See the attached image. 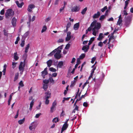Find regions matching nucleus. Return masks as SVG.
<instances>
[{
    "label": "nucleus",
    "instance_id": "052dcab7",
    "mask_svg": "<svg viewBox=\"0 0 133 133\" xmlns=\"http://www.w3.org/2000/svg\"><path fill=\"white\" fill-rule=\"evenodd\" d=\"M4 9H2L0 12V14L1 15H3L4 14Z\"/></svg>",
    "mask_w": 133,
    "mask_h": 133
},
{
    "label": "nucleus",
    "instance_id": "0e129e2a",
    "mask_svg": "<svg viewBox=\"0 0 133 133\" xmlns=\"http://www.w3.org/2000/svg\"><path fill=\"white\" fill-rule=\"evenodd\" d=\"M79 88H78L77 92V94L75 97V99L77 98L78 97V92H79Z\"/></svg>",
    "mask_w": 133,
    "mask_h": 133
},
{
    "label": "nucleus",
    "instance_id": "a878e982",
    "mask_svg": "<svg viewBox=\"0 0 133 133\" xmlns=\"http://www.w3.org/2000/svg\"><path fill=\"white\" fill-rule=\"evenodd\" d=\"M95 40V38L94 37H92L91 38L90 40L89 41V43H88V45L89 46L92 43L93 41Z\"/></svg>",
    "mask_w": 133,
    "mask_h": 133
},
{
    "label": "nucleus",
    "instance_id": "338daca9",
    "mask_svg": "<svg viewBox=\"0 0 133 133\" xmlns=\"http://www.w3.org/2000/svg\"><path fill=\"white\" fill-rule=\"evenodd\" d=\"M79 107L77 105H76V106L75 107V110H76L77 111H79V110H78Z\"/></svg>",
    "mask_w": 133,
    "mask_h": 133
},
{
    "label": "nucleus",
    "instance_id": "0eeeda50",
    "mask_svg": "<svg viewBox=\"0 0 133 133\" xmlns=\"http://www.w3.org/2000/svg\"><path fill=\"white\" fill-rule=\"evenodd\" d=\"M71 32L69 31L67 33V37L65 38V40L66 41H69L71 38Z\"/></svg>",
    "mask_w": 133,
    "mask_h": 133
},
{
    "label": "nucleus",
    "instance_id": "7ed1b4c3",
    "mask_svg": "<svg viewBox=\"0 0 133 133\" xmlns=\"http://www.w3.org/2000/svg\"><path fill=\"white\" fill-rule=\"evenodd\" d=\"M25 65V64L22 62H21L19 66V69L20 72L19 74H22L24 70V67Z\"/></svg>",
    "mask_w": 133,
    "mask_h": 133
},
{
    "label": "nucleus",
    "instance_id": "a18cd8bd",
    "mask_svg": "<svg viewBox=\"0 0 133 133\" xmlns=\"http://www.w3.org/2000/svg\"><path fill=\"white\" fill-rule=\"evenodd\" d=\"M64 41L63 39L62 38L59 39L57 41V42L58 43H62Z\"/></svg>",
    "mask_w": 133,
    "mask_h": 133
},
{
    "label": "nucleus",
    "instance_id": "393cba45",
    "mask_svg": "<svg viewBox=\"0 0 133 133\" xmlns=\"http://www.w3.org/2000/svg\"><path fill=\"white\" fill-rule=\"evenodd\" d=\"M97 21L96 20L94 21L91 24L90 26L92 27L96 25Z\"/></svg>",
    "mask_w": 133,
    "mask_h": 133
},
{
    "label": "nucleus",
    "instance_id": "79ce46f5",
    "mask_svg": "<svg viewBox=\"0 0 133 133\" xmlns=\"http://www.w3.org/2000/svg\"><path fill=\"white\" fill-rule=\"evenodd\" d=\"M96 57L95 56L94 57L92 58L91 62L92 63H94V61L96 60Z\"/></svg>",
    "mask_w": 133,
    "mask_h": 133
},
{
    "label": "nucleus",
    "instance_id": "2f4dec72",
    "mask_svg": "<svg viewBox=\"0 0 133 133\" xmlns=\"http://www.w3.org/2000/svg\"><path fill=\"white\" fill-rule=\"evenodd\" d=\"M43 88L45 90H46V89L48 88V85L47 84H43Z\"/></svg>",
    "mask_w": 133,
    "mask_h": 133
},
{
    "label": "nucleus",
    "instance_id": "37998d69",
    "mask_svg": "<svg viewBox=\"0 0 133 133\" xmlns=\"http://www.w3.org/2000/svg\"><path fill=\"white\" fill-rule=\"evenodd\" d=\"M107 6H105L101 10V11L102 12H104L106 9H107Z\"/></svg>",
    "mask_w": 133,
    "mask_h": 133
},
{
    "label": "nucleus",
    "instance_id": "412c9836",
    "mask_svg": "<svg viewBox=\"0 0 133 133\" xmlns=\"http://www.w3.org/2000/svg\"><path fill=\"white\" fill-rule=\"evenodd\" d=\"M14 58L15 61L17 60L19 58V57L17 55V52L14 53Z\"/></svg>",
    "mask_w": 133,
    "mask_h": 133
},
{
    "label": "nucleus",
    "instance_id": "e433bc0d",
    "mask_svg": "<svg viewBox=\"0 0 133 133\" xmlns=\"http://www.w3.org/2000/svg\"><path fill=\"white\" fill-rule=\"evenodd\" d=\"M85 54H82L80 56L79 58L81 59H82L85 57Z\"/></svg>",
    "mask_w": 133,
    "mask_h": 133
},
{
    "label": "nucleus",
    "instance_id": "49530a36",
    "mask_svg": "<svg viewBox=\"0 0 133 133\" xmlns=\"http://www.w3.org/2000/svg\"><path fill=\"white\" fill-rule=\"evenodd\" d=\"M49 80L51 83H54V81L52 77H50L49 78Z\"/></svg>",
    "mask_w": 133,
    "mask_h": 133
},
{
    "label": "nucleus",
    "instance_id": "9d476101",
    "mask_svg": "<svg viewBox=\"0 0 133 133\" xmlns=\"http://www.w3.org/2000/svg\"><path fill=\"white\" fill-rule=\"evenodd\" d=\"M100 15V12L99 11H97V14H95L93 16L94 19H95L98 18Z\"/></svg>",
    "mask_w": 133,
    "mask_h": 133
},
{
    "label": "nucleus",
    "instance_id": "bb28decb",
    "mask_svg": "<svg viewBox=\"0 0 133 133\" xmlns=\"http://www.w3.org/2000/svg\"><path fill=\"white\" fill-rule=\"evenodd\" d=\"M30 47V44H28L26 46L25 48V53H27L28 52V50L29 49V47Z\"/></svg>",
    "mask_w": 133,
    "mask_h": 133
},
{
    "label": "nucleus",
    "instance_id": "3c124183",
    "mask_svg": "<svg viewBox=\"0 0 133 133\" xmlns=\"http://www.w3.org/2000/svg\"><path fill=\"white\" fill-rule=\"evenodd\" d=\"M70 47V44L69 43H68L66 44L65 47V49H69Z\"/></svg>",
    "mask_w": 133,
    "mask_h": 133
},
{
    "label": "nucleus",
    "instance_id": "603ef678",
    "mask_svg": "<svg viewBox=\"0 0 133 133\" xmlns=\"http://www.w3.org/2000/svg\"><path fill=\"white\" fill-rule=\"evenodd\" d=\"M51 19V17H49L45 19V21L46 22H48Z\"/></svg>",
    "mask_w": 133,
    "mask_h": 133
},
{
    "label": "nucleus",
    "instance_id": "4468645a",
    "mask_svg": "<svg viewBox=\"0 0 133 133\" xmlns=\"http://www.w3.org/2000/svg\"><path fill=\"white\" fill-rule=\"evenodd\" d=\"M63 65V62L62 61H59L57 66L59 68H61L62 67Z\"/></svg>",
    "mask_w": 133,
    "mask_h": 133
},
{
    "label": "nucleus",
    "instance_id": "423d86ee",
    "mask_svg": "<svg viewBox=\"0 0 133 133\" xmlns=\"http://www.w3.org/2000/svg\"><path fill=\"white\" fill-rule=\"evenodd\" d=\"M57 105V103L56 101H55L52 104V105L51 107L50 108V112L51 113L54 112V109L55 107Z\"/></svg>",
    "mask_w": 133,
    "mask_h": 133
},
{
    "label": "nucleus",
    "instance_id": "c85d7f7f",
    "mask_svg": "<svg viewBox=\"0 0 133 133\" xmlns=\"http://www.w3.org/2000/svg\"><path fill=\"white\" fill-rule=\"evenodd\" d=\"M87 10V7H85V8L84 9H83L82 11L81 12V14L82 15H84V14Z\"/></svg>",
    "mask_w": 133,
    "mask_h": 133
},
{
    "label": "nucleus",
    "instance_id": "5fc2aeb1",
    "mask_svg": "<svg viewBox=\"0 0 133 133\" xmlns=\"http://www.w3.org/2000/svg\"><path fill=\"white\" fill-rule=\"evenodd\" d=\"M83 106L85 107H87L88 106V104L87 102H84L83 103Z\"/></svg>",
    "mask_w": 133,
    "mask_h": 133
},
{
    "label": "nucleus",
    "instance_id": "c756f323",
    "mask_svg": "<svg viewBox=\"0 0 133 133\" xmlns=\"http://www.w3.org/2000/svg\"><path fill=\"white\" fill-rule=\"evenodd\" d=\"M47 27L46 25H44V26L43 27V28L42 29V30L41 31V32L43 33L45 31H46V30H47Z\"/></svg>",
    "mask_w": 133,
    "mask_h": 133
},
{
    "label": "nucleus",
    "instance_id": "e2e57ef3",
    "mask_svg": "<svg viewBox=\"0 0 133 133\" xmlns=\"http://www.w3.org/2000/svg\"><path fill=\"white\" fill-rule=\"evenodd\" d=\"M41 115V113H39V114H37L36 115V116H35V117L36 118H38L39 116H40Z\"/></svg>",
    "mask_w": 133,
    "mask_h": 133
},
{
    "label": "nucleus",
    "instance_id": "de8ad7c7",
    "mask_svg": "<svg viewBox=\"0 0 133 133\" xmlns=\"http://www.w3.org/2000/svg\"><path fill=\"white\" fill-rule=\"evenodd\" d=\"M114 36H110L109 39V42L108 43V44H109V43L110 42V41L112 39H114Z\"/></svg>",
    "mask_w": 133,
    "mask_h": 133
},
{
    "label": "nucleus",
    "instance_id": "6ab92c4d",
    "mask_svg": "<svg viewBox=\"0 0 133 133\" xmlns=\"http://www.w3.org/2000/svg\"><path fill=\"white\" fill-rule=\"evenodd\" d=\"M47 68H45L44 69V71L42 72V75H47L48 74L47 71Z\"/></svg>",
    "mask_w": 133,
    "mask_h": 133
},
{
    "label": "nucleus",
    "instance_id": "5701e85b",
    "mask_svg": "<svg viewBox=\"0 0 133 133\" xmlns=\"http://www.w3.org/2000/svg\"><path fill=\"white\" fill-rule=\"evenodd\" d=\"M25 121V118H23L22 119H20L18 121V123L19 124H22Z\"/></svg>",
    "mask_w": 133,
    "mask_h": 133
},
{
    "label": "nucleus",
    "instance_id": "8fccbe9b",
    "mask_svg": "<svg viewBox=\"0 0 133 133\" xmlns=\"http://www.w3.org/2000/svg\"><path fill=\"white\" fill-rule=\"evenodd\" d=\"M71 23L70 22H69L68 23L66 26V28H69L71 26Z\"/></svg>",
    "mask_w": 133,
    "mask_h": 133
},
{
    "label": "nucleus",
    "instance_id": "a19ab883",
    "mask_svg": "<svg viewBox=\"0 0 133 133\" xmlns=\"http://www.w3.org/2000/svg\"><path fill=\"white\" fill-rule=\"evenodd\" d=\"M49 69L51 71L53 72H55L56 71V70L55 69L52 67L50 68Z\"/></svg>",
    "mask_w": 133,
    "mask_h": 133
},
{
    "label": "nucleus",
    "instance_id": "cd10ccee",
    "mask_svg": "<svg viewBox=\"0 0 133 133\" xmlns=\"http://www.w3.org/2000/svg\"><path fill=\"white\" fill-rule=\"evenodd\" d=\"M57 50V49H55L49 53L48 55V56H52L56 51V50Z\"/></svg>",
    "mask_w": 133,
    "mask_h": 133
},
{
    "label": "nucleus",
    "instance_id": "2eb2a0df",
    "mask_svg": "<svg viewBox=\"0 0 133 133\" xmlns=\"http://www.w3.org/2000/svg\"><path fill=\"white\" fill-rule=\"evenodd\" d=\"M52 63V61L51 59L49 60L46 62L48 66L49 67H50L51 66Z\"/></svg>",
    "mask_w": 133,
    "mask_h": 133
},
{
    "label": "nucleus",
    "instance_id": "f03ea898",
    "mask_svg": "<svg viewBox=\"0 0 133 133\" xmlns=\"http://www.w3.org/2000/svg\"><path fill=\"white\" fill-rule=\"evenodd\" d=\"M45 104L48 105L49 102V101L48 99L51 98V93L49 91H47L45 93Z\"/></svg>",
    "mask_w": 133,
    "mask_h": 133
},
{
    "label": "nucleus",
    "instance_id": "f704fd0d",
    "mask_svg": "<svg viewBox=\"0 0 133 133\" xmlns=\"http://www.w3.org/2000/svg\"><path fill=\"white\" fill-rule=\"evenodd\" d=\"M76 81L74 80L73 81H72L71 82V84L70 85V87H74Z\"/></svg>",
    "mask_w": 133,
    "mask_h": 133
},
{
    "label": "nucleus",
    "instance_id": "774afa93",
    "mask_svg": "<svg viewBox=\"0 0 133 133\" xmlns=\"http://www.w3.org/2000/svg\"><path fill=\"white\" fill-rule=\"evenodd\" d=\"M59 1V0H56L54 3V4L55 5L58 4Z\"/></svg>",
    "mask_w": 133,
    "mask_h": 133
},
{
    "label": "nucleus",
    "instance_id": "7c9ffc66",
    "mask_svg": "<svg viewBox=\"0 0 133 133\" xmlns=\"http://www.w3.org/2000/svg\"><path fill=\"white\" fill-rule=\"evenodd\" d=\"M4 35L5 36L8 37V31L4 29L3 30Z\"/></svg>",
    "mask_w": 133,
    "mask_h": 133
},
{
    "label": "nucleus",
    "instance_id": "a211bd4d",
    "mask_svg": "<svg viewBox=\"0 0 133 133\" xmlns=\"http://www.w3.org/2000/svg\"><path fill=\"white\" fill-rule=\"evenodd\" d=\"M34 122H32L31 124H30V126L29 127V129L30 130H32L33 129H35V126H34Z\"/></svg>",
    "mask_w": 133,
    "mask_h": 133
},
{
    "label": "nucleus",
    "instance_id": "f257e3e1",
    "mask_svg": "<svg viewBox=\"0 0 133 133\" xmlns=\"http://www.w3.org/2000/svg\"><path fill=\"white\" fill-rule=\"evenodd\" d=\"M14 12L11 9H9L6 10L5 14V17L6 18H11L14 15Z\"/></svg>",
    "mask_w": 133,
    "mask_h": 133
},
{
    "label": "nucleus",
    "instance_id": "6e6d98bb",
    "mask_svg": "<svg viewBox=\"0 0 133 133\" xmlns=\"http://www.w3.org/2000/svg\"><path fill=\"white\" fill-rule=\"evenodd\" d=\"M122 22V19H118L117 22V24L119 25H120Z\"/></svg>",
    "mask_w": 133,
    "mask_h": 133
},
{
    "label": "nucleus",
    "instance_id": "ea45409f",
    "mask_svg": "<svg viewBox=\"0 0 133 133\" xmlns=\"http://www.w3.org/2000/svg\"><path fill=\"white\" fill-rule=\"evenodd\" d=\"M20 39L19 36H18L16 38V40L15 42V44H17L18 43L19 41L20 40Z\"/></svg>",
    "mask_w": 133,
    "mask_h": 133
},
{
    "label": "nucleus",
    "instance_id": "20e7f679",
    "mask_svg": "<svg viewBox=\"0 0 133 133\" xmlns=\"http://www.w3.org/2000/svg\"><path fill=\"white\" fill-rule=\"evenodd\" d=\"M57 52L54 55V56L55 58L57 59H59L61 57V56L60 54L61 52V50H57Z\"/></svg>",
    "mask_w": 133,
    "mask_h": 133
},
{
    "label": "nucleus",
    "instance_id": "4d7b16f0",
    "mask_svg": "<svg viewBox=\"0 0 133 133\" xmlns=\"http://www.w3.org/2000/svg\"><path fill=\"white\" fill-rule=\"evenodd\" d=\"M18 114H19V110H18L16 114V116L14 117V118H17L18 116Z\"/></svg>",
    "mask_w": 133,
    "mask_h": 133
},
{
    "label": "nucleus",
    "instance_id": "1a4fd4ad",
    "mask_svg": "<svg viewBox=\"0 0 133 133\" xmlns=\"http://www.w3.org/2000/svg\"><path fill=\"white\" fill-rule=\"evenodd\" d=\"M35 6L33 4H31L29 5L28 6V8L27 9L28 11L29 12H31L32 11V10L31 9H32L35 8Z\"/></svg>",
    "mask_w": 133,
    "mask_h": 133
},
{
    "label": "nucleus",
    "instance_id": "72a5a7b5",
    "mask_svg": "<svg viewBox=\"0 0 133 133\" xmlns=\"http://www.w3.org/2000/svg\"><path fill=\"white\" fill-rule=\"evenodd\" d=\"M49 82V80L48 79H44L43 80V83L44 84H48Z\"/></svg>",
    "mask_w": 133,
    "mask_h": 133
},
{
    "label": "nucleus",
    "instance_id": "b1692460",
    "mask_svg": "<svg viewBox=\"0 0 133 133\" xmlns=\"http://www.w3.org/2000/svg\"><path fill=\"white\" fill-rule=\"evenodd\" d=\"M6 67V64H5L4 65L3 70L2 71V72H3V75H5Z\"/></svg>",
    "mask_w": 133,
    "mask_h": 133
},
{
    "label": "nucleus",
    "instance_id": "c9c22d12",
    "mask_svg": "<svg viewBox=\"0 0 133 133\" xmlns=\"http://www.w3.org/2000/svg\"><path fill=\"white\" fill-rule=\"evenodd\" d=\"M25 39L22 40V41L20 45L22 47H23L25 44Z\"/></svg>",
    "mask_w": 133,
    "mask_h": 133
},
{
    "label": "nucleus",
    "instance_id": "c03bdc74",
    "mask_svg": "<svg viewBox=\"0 0 133 133\" xmlns=\"http://www.w3.org/2000/svg\"><path fill=\"white\" fill-rule=\"evenodd\" d=\"M29 32L27 31L25 32L24 34V36L25 38L26 37L28 36L29 34Z\"/></svg>",
    "mask_w": 133,
    "mask_h": 133
},
{
    "label": "nucleus",
    "instance_id": "dca6fc26",
    "mask_svg": "<svg viewBox=\"0 0 133 133\" xmlns=\"http://www.w3.org/2000/svg\"><path fill=\"white\" fill-rule=\"evenodd\" d=\"M16 3L17 6L19 8H21L24 4V3L23 2H22L21 3H19L18 1H17Z\"/></svg>",
    "mask_w": 133,
    "mask_h": 133
},
{
    "label": "nucleus",
    "instance_id": "58836bf2",
    "mask_svg": "<svg viewBox=\"0 0 133 133\" xmlns=\"http://www.w3.org/2000/svg\"><path fill=\"white\" fill-rule=\"evenodd\" d=\"M63 45H62L60 46H59L58 48H57V50H56V51H57V50H61L62 49H63Z\"/></svg>",
    "mask_w": 133,
    "mask_h": 133
},
{
    "label": "nucleus",
    "instance_id": "680f3d73",
    "mask_svg": "<svg viewBox=\"0 0 133 133\" xmlns=\"http://www.w3.org/2000/svg\"><path fill=\"white\" fill-rule=\"evenodd\" d=\"M64 6H63L62 7H61L59 9V12H62V10H64V9L65 8Z\"/></svg>",
    "mask_w": 133,
    "mask_h": 133
},
{
    "label": "nucleus",
    "instance_id": "69168bd1",
    "mask_svg": "<svg viewBox=\"0 0 133 133\" xmlns=\"http://www.w3.org/2000/svg\"><path fill=\"white\" fill-rule=\"evenodd\" d=\"M18 75H15V76L14 78V81H15L18 78Z\"/></svg>",
    "mask_w": 133,
    "mask_h": 133
},
{
    "label": "nucleus",
    "instance_id": "bf43d9fd",
    "mask_svg": "<svg viewBox=\"0 0 133 133\" xmlns=\"http://www.w3.org/2000/svg\"><path fill=\"white\" fill-rule=\"evenodd\" d=\"M80 59L79 58H78L77 59V62L76 63L79 64L80 63Z\"/></svg>",
    "mask_w": 133,
    "mask_h": 133
},
{
    "label": "nucleus",
    "instance_id": "f8f14e48",
    "mask_svg": "<svg viewBox=\"0 0 133 133\" xmlns=\"http://www.w3.org/2000/svg\"><path fill=\"white\" fill-rule=\"evenodd\" d=\"M68 127V125L64 124L63 125V126L62 128V129L61 131V133H62V132L64 130L66 129Z\"/></svg>",
    "mask_w": 133,
    "mask_h": 133
},
{
    "label": "nucleus",
    "instance_id": "4c0bfd02",
    "mask_svg": "<svg viewBox=\"0 0 133 133\" xmlns=\"http://www.w3.org/2000/svg\"><path fill=\"white\" fill-rule=\"evenodd\" d=\"M105 16L104 15L101 16L99 18V20L100 21H102L104 19L105 17Z\"/></svg>",
    "mask_w": 133,
    "mask_h": 133
},
{
    "label": "nucleus",
    "instance_id": "39448f33",
    "mask_svg": "<svg viewBox=\"0 0 133 133\" xmlns=\"http://www.w3.org/2000/svg\"><path fill=\"white\" fill-rule=\"evenodd\" d=\"M80 9L79 6L76 5L74 6L71 9V11L72 12H77L79 11Z\"/></svg>",
    "mask_w": 133,
    "mask_h": 133
},
{
    "label": "nucleus",
    "instance_id": "6e6552de",
    "mask_svg": "<svg viewBox=\"0 0 133 133\" xmlns=\"http://www.w3.org/2000/svg\"><path fill=\"white\" fill-rule=\"evenodd\" d=\"M89 46L88 45H84L82 48V50L85 52H87L89 48Z\"/></svg>",
    "mask_w": 133,
    "mask_h": 133
},
{
    "label": "nucleus",
    "instance_id": "09e8293b",
    "mask_svg": "<svg viewBox=\"0 0 133 133\" xmlns=\"http://www.w3.org/2000/svg\"><path fill=\"white\" fill-rule=\"evenodd\" d=\"M19 85L20 86L22 87H23L24 86V85L22 81H20V82L19 83Z\"/></svg>",
    "mask_w": 133,
    "mask_h": 133
},
{
    "label": "nucleus",
    "instance_id": "473e14b6",
    "mask_svg": "<svg viewBox=\"0 0 133 133\" xmlns=\"http://www.w3.org/2000/svg\"><path fill=\"white\" fill-rule=\"evenodd\" d=\"M59 121V119L58 118H54L52 120V122H55V123L57 122H58Z\"/></svg>",
    "mask_w": 133,
    "mask_h": 133
},
{
    "label": "nucleus",
    "instance_id": "f3484780",
    "mask_svg": "<svg viewBox=\"0 0 133 133\" xmlns=\"http://www.w3.org/2000/svg\"><path fill=\"white\" fill-rule=\"evenodd\" d=\"M96 25L95 26L96 28V29L97 30L99 29L101 27V25L100 23L97 22L96 23Z\"/></svg>",
    "mask_w": 133,
    "mask_h": 133
},
{
    "label": "nucleus",
    "instance_id": "864d4df0",
    "mask_svg": "<svg viewBox=\"0 0 133 133\" xmlns=\"http://www.w3.org/2000/svg\"><path fill=\"white\" fill-rule=\"evenodd\" d=\"M96 69V67H95L91 71V72L90 74V75H93V74H94V70H95Z\"/></svg>",
    "mask_w": 133,
    "mask_h": 133
},
{
    "label": "nucleus",
    "instance_id": "4be33fe9",
    "mask_svg": "<svg viewBox=\"0 0 133 133\" xmlns=\"http://www.w3.org/2000/svg\"><path fill=\"white\" fill-rule=\"evenodd\" d=\"M103 34L101 33L99 34L98 38H97V40L99 41H101L103 37Z\"/></svg>",
    "mask_w": 133,
    "mask_h": 133
},
{
    "label": "nucleus",
    "instance_id": "ddd939ff",
    "mask_svg": "<svg viewBox=\"0 0 133 133\" xmlns=\"http://www.w3.org/2000/svg\"><path fill=\"white\" fill-rule=\"evenodd\" d=\"M79 27V23H77L75 24L74 26V28L75 30H77Z\"/></svg>",
    "mask_w": 133,
    "mask_h": 133
},
{
    "label": "nucleus",
    "instance_id": "aec40b11",
    "mask_svg": "<svg viewBox=\"0 0 133 133\" xmlns=\"http://www.w3.org/2000/svg\"><path fill=\"white\" fill-rule=\"evenodd\" d=\"M34 100L32 99V100L30 104V107L29 108V109L30 110H31L34 104Z\"/></svg>",
    "mask_w": 133,
    "mask_h": 133
},
{
    "label": "nucleus",
    "instance_id": "13d9d810",
    "mask_svg": "<svg viewBox=\"0 0 133 133\" xmlns=\"http://www.w3.org/2000/svg\"><path fill=\"white\" fill-rule=\"evenodd\" d=\"M103 43L102 42H100L99 43L98 45L100 47H102L103 45Z\"/></svg>",
    "mask_w": 133,
    "mask_h": 133
},
{
    "label": "nucleus",
    "instance_id": "9b49d317",
    "mask_svg": "<svg viewBox=\"0 0 133 133\" xmlns=\"http://www.w3.org/2000/svg\"><path fill=\"white\" fill-rule=\"evenodd\" d=\"M16 19L15 17H13L11 21V23L12 25L14 26H15L16 25Z\"/></svg>",
    "mask_w": 133,
    "mask_h": 133
}]
</instances>
